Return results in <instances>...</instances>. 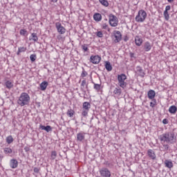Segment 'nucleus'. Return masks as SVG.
<instances>
[{
  "label": "nucleus",
  "instance_id": "obj_51",
  "mask_svg": "<svg viewBox=\"0 0 177 177\" xmlns=\"http://www.w3.org/2000/svg\"><path fill=\"white\" fill-rule=\"evenodd\" d=\"M59 0H51V2H57Z\"/></svg>",
  "mask_w": 177,
  "mask_h": 177
},
{
  "label": "nucleus",
  "instance_id": "obj_11",
  "mask_svg": "<svg viewBox=\"0 0 177 177\" xmlns=\"http://www.w3.org/2000/svg\"><path fill=\"white\" fill-rule=\"evenodd\" d=\"M162 147H159V150L160 151H165L167 152L168 150H169V145L167 143V142H160Z\"/></svg>",
  "mask_w": 177,
  "mask_h": 177
},
{
  "label": "nucleus",
  "instance_id": "obj_33",
  "mask_svg": "<svg viewBox=\"0 0 177 177\" xmlns=\"http://www.w3.org/2000/svg\"><path fill=\"white\" fill-rule=\"evenodd\" d=\"M104 164L108 167V168H113L114 162L110 161H105Z\"/></svg>",
  "mask_w": 177,
  "mask_h": 177
},
{
  "label": "nucleus",
  "instance_id": "obj_34",
  "mask_svg": "<svg viewBox=\"0 0 177 177\" xmlns=\"http://www.w3.org/2000/svg\"><path fill=\"white\" fill-rule=\"evenodd\" d=\"M100 3L102 4L103 6L107 8L109 6V1L107 0H99Z\"/></svg>",
  "mask_w": 177,
  "mask_h": 177
},
{
  "label": "nucleus",
  "instance_id": "obj_1",
  "mask_svg": "<svg viewBox=\"0 0 177 177\" xmlns=\"http://www.w3.org/2000/svg\"><path fill=\"white\" fill-rule=\"evenodd\" d=\"M158 139L160 142H166L169 145L176 143V135L174 131H168L159 136Z\"/></svg>",
  "mask_w": 177,
  "mask_h": 177
},
{
  "label": "nucleus",
  "instance_id": "obj_36",
  "mask_svg": "<svg viewBox=\"0 0 177 177\" xmlns=\"http://www.w3.org/2000/svg\"><path fill=\"white\" fill-rule=\"evenodd\" d=\"M56 157H57V152L53 151L51 152V160H56Z\"/></svg>",
  "mask_w": 177,
  "mask_h": 177
},
{
  "label": "nucleus",
  "instance_id": "obj_29",
  "mask_svg": "<svg viewBox=\"0 0 177 177\" xmlns=\"http://www.w3.org/2000/svg\"><path fill=\"white\" fill-rule=\"evenodd\" d=\"M75 111L73 109H68L66 112V115H68V117H70L71 118H73L74 114H75Z\"/></svg>",
  "mask_w": 177,
  "mask_h": 177
},
{
  "label": "nucleus",
  "instance_id": "obj_21",
  "mask_svg": "<svg viewBox=\"0 0 177 177\" xmlns=\"http://www.w3.org/2000/svg\"><path fill=\"white\" fill-rule=\"evenodd\" d=\"M148 98L151 100L156 97V91L154 90H149L147 93Z\"/></svg>",
  "mask_w": 177,
  "mask_h": 177
},
{
  "label": "nucleus",
  "instance_id": "obj_9",
  "mask_svg": "<svg viewBox=\"0 0 177 177\" xmlns=\"http://www.w3.org/2000/svg\"><path fill=\"white\" fill-rule=\"evenodd\" d=\"M55 27L59 34H66V29L63 27V26H62V24L60 22L55 23Z\"/></svg>",
  "mask_w": 177,
  "mask_h": 177
},
{
  "label": "nucleus",
  "instance_id": "obj_8",
  "mask_svg": "<svg viewBox=\"0 0 177 177\" xmlns=\"http://www.w3.org/2000/svg\"><path fill=\"white\" fill-rule=\"evenodd\" d=\"M100 60H102V57L99 55H91L90 57V62L93 63V64H99Z\"/></svg>",
  "mask_w": 177,
  "mask_h": 177
},
{
  "label": "nucleus",
  "instance_id": "obj_28",
  "mask_svg": "<svg viewBox=\"0 0 177 177\" xmlns=\"http://www.w3.org/2000/svg\"><path fill=\"white\" fill-rule=\"evenodd\" d=\"M90 109H91V103L88 102H84L83 103V109L89 111Z\"/></svg>",
  "mask_w": 177,
  "mask_h": 177
},
{
  "label": "nucleus",
  "instance_id": "obj_42",
  "mask_svg": "<svg viewBox=\"0 0 177 177\" xmlns=\"http://www.w3.org/2000/svg\"><path fill=\"white\" fill-rule=\"evenodd\" d=\"M94 89L95 91H100V84L94 83Z\"/></svg>",
  "mask_w": 177,
  "mask_h": 177
},
{
  "label": "nucleus",
  "instance_id": "obj_19",
  "mask_svg": "<svg viewBox=\"0 0 177 177\" xmlns=\"http://www.w3.org/2000/svg\"><path fill=\"white\" fill-rule=\"evenodd\" d=\"M32 40L33 42H38V36L36 32L31 34V36L29 37V41Z\"/></svg>",
  "mask_w": 177,
  "mask_h": 177
},
{
  "label": "nucleus",
  "instance_id": "obj_52",
  "mask_svg": "<svg viewBox=\"0 0 177 177\" xmlns=\"http://www.w3.org/2000/svg\"><path fill=\"white\" fill-rule=\"evenodd\" d=\"M167 2H174V0H167Z\"/></svg>",
  "mask_w": 177,
  "mask_h": 177
},
{
  "label": "nucleus",
  "instance_id": "obj_43",
  "mask_svg": "<svg viewBox=\"0 0 177 177\" xmlns=\"http://www.w3.org/2000/svg\"><path fill=\"white\" fill-rule=\"evenodd\" d=\"M82 48L84 50V52H88V45L84 44L82 46Z\"/></svg>",
  "mask_w": 177,
  "mask_h": 177
},
{
  "label": "nucleus",
  "instance_id": "obj_31",
  "mask_svg": "<svg viewBox=\"0 0 177 177\" xmlns=\"http://www.w3.org/2000/svg\"><path fill=\"white\" fill-rule=\"evenodd\" d=\"M12 151H13L12 150V149H10L9 147H6L3 149V153L5 154H12Z\"/></svg>",
  "mask_w": 177,
  "mask_h": 177
},
{
  "label": "nucleus",
  "instance_id": "obj_25",
  "mask_svg": "<svg viewBox=\"0 0 177 177\" xmlns=\"http://www.w3.org/2000/svg\"><path fill=\"white\" fill-rule=\"evenodd\" d=\"M26 50H27V48H26L24 46L19 47L18 48V51L17 52V56H20V54L26 52Z\"/></svg>",
  "mask_w": 177,
  "mask_h": 177
},
{
  "label": "nucleus",
  "instance_id": "obj_12",
  "mask_svg": "<svg viewBox=\"0 0 177 177\" xmlns=\"http://www.w3.org/2000/svg\"><path fill=\"white\" fill-rule=\"evenodd\" d=\"M85 135H86V133L84 131H81L77 134V142H84L85 140Z\"/></svg>",
  "mask_w": 177,
  "mask_h": 177
},
{
  "label": "nucleus",
  "instance_id": "obj_26",
  "mask_svg": "<svg viewBox=\"0 0 177 177\" xmlns=\"http://www.w3.org/2000/svg\"><path fill=\"white\" fill-rule=\"evenodd\" d=\"M165 167L167 168H174V163H172V161L166 160H165Z\"/></svg>",
  "mask_w": 177,
  "mask_h": 177
},
{
  "label": "nucleus",
  "instance_id": "obj_39",
  "mask_svg": "<svg viewBox=\"0 0 177 177\" xmlns=\"http://www.w3.org/2000/svg\"><path fill=\"white\" fill-rule=\"evenodd\" d=\"M163 15L165 20H169V14L168 13V11H164Z\"/></svg>",
  "mask_w": 177,
  "mask_h": 177
},
{
  "label": "nucleus",
  "instance_id": "obj_35",
  "mask_svg": "<svg viewBox=\"0 0 177 177\" xmlns=\"http://www.w3.org/2000/svg\"><path fill=\"white\" fill-rule=\"evenodd\" d=\"M20 35H22V37H26L28 35L27 30L26 29H21L19 32Z\"/></svg>",
  "mask_w": 177,
  "mask_h": 177
},
{
  "label": "nucleus",
  "instance_id": "obj_4",
  "mask_svg": "<svg viewBox=\"0 0 177 177\" xmlns=\"http://www.w3.org/2000/svg\"><path fill=\"white\" fill-rule=\"evenodd\" d=\"M146 17H147L146 11L143 10H139L136 17V21H137V23H143V21L146 20Z\"/></svg>",
  "mask_w": 177,
  "mask_h": 177
},
{
  "label": "nucleus",
  "instance_id": "obj_24",
  "mask_svg": "<svg viewBox=\"0 0 177 177\" xmlns=\"http://www.w3.org/2000/svg\"><path fill=\"white\" fill-rule=\"evenodd\" d=\"M176 111H177V107L175 105H171L169 108V112L170 113V114H176Z\"/></svg>",
  "mask_w": 177,
  "mask_h": 177
},
{
  "label": "nucleus",
  "instance_id": "obj_30",
  "mask_svg": "<svg viewBox=\"0 0 177 177\" xmlns=\"http://www.w3.org/2000/svg\"><path fill=\"white\" fill-rule=\"evenodd\" d=\"M6 143H8V145H10L11 143H13L14 139L12 136H8L6 137Z\"/></svg>",
  "mask_w": 177,
  "mask_h": 177
},
{
  "label": "nucleus",
  "instance_id": "obj_45",
  "mask_svg": "<svg viewBox=\"0 0 177 177\" xmlns=\"http://www.w3.org/2000/svg\"><path fill=\"white\" fill-rule=\"evenodd\" d=\"M33 171L35 174H38L39 172V169H38V167H35Z\"/></svg>",
  "mask_w": 177,
  "mask_h": 177
},
{
  "label": "nucleus",
  "instance_id": "obj_18",
  "mask_svg": "<svg viewBox=\"0 0 177 177\" xmlns=\"http://www.w3.org/2000/svg\"><path fill=\"white\" fill-rule=\"evenodd\" d=\"M40 129L42 131H46V132H50L52 131V127L48 125V126H44L42 124L39 125Z\"/></svg>",
  "mask_w": 177,
  "mask_h": 177
},
{
  "label": "nucleus",
  "instance_id": "obj_2",
  "mask_svg": "<svg viewBox=\"0 0 177 177\" xmlns=\"http://www.w3.org/2000/svg\"><path fill=\"white\" fill-rule=\"evenodd\" d=\"M30 95L28 93L24 92L21 93V95L19 97V99L17 101V104L19 106H21V107H23L24 106H28L30 104Z\"/></svg>",
  "mask_w": 177,
  "mask_h": 177
},
{
  "label": "nucleus",
  "instance_id": "obj_53",
  "mask_svg": "<svg viewBox=\"0 0 177 177\" xmlns=\"http://www.w3.org/2000/svg\"><path fill=\"white\" fill-rule=\"evenodd\" d=\"M1 158H3V157L0 155V160H1Z\"/></svg>",
  "mask_w": 177,
  "mask_h": 177
},
{
  "label": "nucleus",
  "instance_id": "obj_27",
  "mask_svg": "<svg viewBox=\"0 0 177 177\" xmlns=\"http://www.w3.org/2000/svg\"><path fill=\"white\" fill-rule=\"evenodd\" d=\"M105 68L107 70V71H111V70H113V66H111L110 62L106 61L105 62Z\"/></svg>",
  "mask_w": 177,
  "mask_h": 177
},
{
  "label": "nucleus",
  "instance_id": "obj_40",
  "mask_svg": "<svg viewBox=\"0 0 177 177\" xmlns=\"http://www.w3.org/2000/svg\"><path fill=\"white\" fill-rule=\"evenodd\" d=\"M88 113H89L88 109H83L82 112V117H86V115H88Z\"/></svg>",
  "mask_w": 177,
  "mask_h": 177
},
{
  "label": "nucleus",
  "instance_id": "obj_10",
  "mask_svg": "<svg viewBox=\"0 0 177 177\" xmlns=\"http://www.w3.org/2000/svg\"><path fill=\"white\" fill-rule=\"evenodd\" d=\"M147 156L150 158V160H156L157 158V155H156V151L153 149H148L147 151Z\"/></svg>",
  "mask_w": 177,
  "mask_h": 177
},
{
  "label": "nucleus",
  "instance_id": "obj_38",
  "mask_svg": "<svg viewBox=\"0 0 177 177\" xmlns=\"http://www.w3.org/2000/svg\"><path fill=\"white\" fill-rule=\"evenodd\" d=\"M152 102H150V107H155L157 104V100L156 99H151Z\"/></svg>",
  "mask_w": 177,
  "mask_h": 177
},
{
  "label": "nucleus",
  "instance_id": "obj_15",
  "mask_svg": "<svg viewBox=\"0 0 177 177\" xmlns=\"http://www.w3.org/2000/svg\"><path fill=\"white\" fill-rule=\"evenodd\" d=\"M135 44L137 46H142V44H143V39H142L140 36H136Z\"/></svg>",
  "mask_w": 177,
  "mask_h": 177
},
{
  "label": "nucleus",
  "instance_id": "obj_46",
  "mask_svg": "<svg viewBox=\"0 0 177 177\" xmlns=\"http://www.w3.org/2000/svg\"><path fill=\"white\" fill-rule=\"evenodd\" d=\"M168 10H171V6H166L165 12H168Z\"/></svg>",
  "mask_w": 177,
  "mask_h": 177
},
{
  "label": "nucleus",
  "instance_id": "obj_32",
  "mask_svg": "<svg viewBox=\"0 0 177 177\" xmlns=\"http://www.w3.org/2000/svg\"><path fill=\"white\" fill-rule=\"evenodd\" d=\"M121 93H122V91H121V88H120V87H116L115 88V90L113 91V93L115 94V95H121Z\"/></svg>",
  "mask_w": 177,
  "mask_h": 177
},
{
  "label": "nucleus",
  "instance_id": "obj_5",
  "mask_svg": "<svg viewBox=\"0 0 177 177\" xmlns=\"http://www.w3.org/2000/svg\"><path fill=\"white\" fill-rule=\"evenodd\" d=\"M109 24L111 27H117L118 26V19L113 14L109 15Z\"/></svg>",
  "mask_w": 177,
  "mask_h": 177
},
{
  "label": "nucleus",
  "instance_id": "obj_16",
  "mask_svg": "<svg viewBox=\"0 0 177 177\" xmlns=\"http://www.w3.org/2000/svg\"><path fill=\"white\" fill-rule=\"evenodd\" d=\"M85 86L86 88H88V84H86V80H82L80 85V89L82 92H83L84 95L86 93V91H85Z\"/></svg>",
  "mask_w": 177,
  "mask_h": 177
},
{
  "label": "nucleus",
  "instance_id": "obj_44",
  "mask_svg": "<svg viewBox=\"0 0 177 177\" xmlns=\"http://www.w3.org/2000/svg\"><path fill=\"white\" fill-rule=\"evenodd\" d=\"M86 75H88V73L85 71H83L82 73V77H86Z\"/></svg>",
  "mask_w": 177,
  "mask_h": 177
},
{
  "label": "nucleus",
  "instance_id": "obj_22",
  "mask_svg": "<svg viewBox=\"0 0 177 177\" xmlns=\"http://www.w3.org/2000/svg\"><path fill=\"white\" fill-rule=\"evenodd\" d=\"M93 19L97 22L102 21V15L97 12L95 13L93 15Z\"/></svg>",
  "mask_w": 177,
  "mask_h": 177
},
{
  "label": "nucleus",
  "instance_id": "obj_50",
  "mask_svg": "<svg viewBox=\"0 0 177 177\" xmlns=\"http://www.w3.org/2000/svg\"><path fill=\"white\" fill-rule=\"evenodd\" d=\"M129 55H130V57H131V58L135 57V53H130Z\"/></svg>",
  "mask_w": 177,
  "mask_h": 177
},
{
  "label": "nucleus",
  "instance_id": "obj_47",
  "mask_svg": "<svg viewBox=\"0 0 177 177\" xmlns=\"http://www.w3.org/2000/svg\"><path fill=\"white\" fill-rule=\"evenodd\" d=\"M162 124L167 125V124H168V119H163Z\"/></svg>",
  "mask_w": 177,
  "mask_h": 177
},
{
  "label": "nucleus",
  "instance_id": "obj_6",
  "mask_svg": "<svg viewBox=\"0 0 177 177\" xmlns=\"http://www.w3.org/2000/svg\"><path fill=\"white\" fill-rule=\"evenodd\" d=\"M99 172L101 177H111V171L107 167H102Z\"/></svg>",
  "mask_w": 177,
  "mask_h": 177
},
{
  "label": "nucleus",
  "instance_id": "obj_20",
  "mask_svg": "<svg viewBox=\"0 0 177 177\" xmlns=\"http://www.w3.org/2000/svg\"><path fill=\"white\" fill-rule=\"evenodd\" d=\"M5 86L7 89H12V88H13L14 86L13 82H12L11 80L6 81Z\"/></svg>",
  "mask_w": 177,
  "mask_h": 177
},
{
  "label": "nucleus",
  "instance_id": "obj_54",
  "mask_svg": "<svg viewBox=\"0 0 177 177\" xmlns=\"http://www.w3.org/2000/svg\"><path fill=\"white\" fill-rule=\"evenodd\" d=\"M124 41L127 42V39H124Z\"/></svg>",
  "mask_w": 177,
  "mask_h": 177
},
{
  "label": "nucleus",
  "instance_id": "obj_37",
  "mask_svg": "<svg viewBox=\"0 0 177 177\" xmlns=\"http://www.w3.org/2000/svg\"><path fill=\"white\" fill-rule=\"evenodd\" d=\"M30 59L32 62H35V60H37V54L30 55Z\"/></svg>",
  "mask_w": 177,
  "mask_h": 177
},
{
  "label": "nucleus",
  "instance_id": "obj_41",
  "mask_svg": "<svg viewBox=\"0 0 177 177\" xmlns=\"http://www.w3.org/2000/svg\"><path fill=\"white\" fill-rule=\"evenodd\" d=\"M95 34L98 38H103V32L102 31H97Z\"/></svg>",
  "mask_w": 177,
  "mask_h": 177
},
{
  "label": "nucleus",
  "instance_id": "obj_17",
  "mask_svg": "<svg viewBox=\"0 0 177 177\" xmlns=\"http://www.w3.org/2000/svg\"><path fill=\"white\" fill-rule=\"evenodd\" d=\"M19 165V162H17V160L16 159H11L10 160V168H12L15 169Z\"/></svg>",
  "mask_w": 177,
  "mask_h": 177
},
{
  "label": "nucleus",
  "instance_id": "obj_49",
  "mask_svg": "<svg viewBox=\"0 0 177 177\" xmlns=\"http://www.w3.org/2000/svg\"><path fill=\"white\" fill-rule=\"evenodd\" d=\"M24 150H25V151L27 153V152L30 151V147H24Z\"/></svg>",
  "mask_w": 177,
  "mask_h": 177
},
{
  "label": "nucleus",
  "instance_id": "obj_3",
  "mask_svg": "<svg viewBox=\"0 0 177 177\" xmlns=\"http://www.w3.org/2000/svg\"><path fill=\"white\" fill-rule=\"evenodd\" d=\"M127 75L124 73H121L120 75H118V82L119 86L122 88V89H125L128 84L127 83Z\"/></svg>",
  "mask_w": 177,
  "mask_h": 177
},
{
  "label": "nucleus",
  "instance_id": "obj_14",
  "mask_svg": "<svg viewBox=\"0 0 177 177\" xmlns=\"http://www.w3.org/2000/svg\"><path fill=\"white\" fill-rule=\"evenodd\" d=\"M136 71L138 73V75H140V77H141V78H143L145 77V75H146L145 71H143V68H142V66H138L136 67Z\"/></svg>",
  "mask_w": 177,
  "mask_h": 177
},
{
  "label": "nucleus",
  "instance_id": "obj_13",
  "mask_svg": "<svg viewBox=\"0 0 177 177\" xmlns=\"http://www.w3.org/2000/svg\"><path fill=\"white\" fill-rule=\"evenodd\" d=\"M151 48H153V45L149 41H146L143 45L145 52H150Z\"/></svg>",
  "mask_w": 177,
  "mask_h": 177
},
{
  "label": "nucleus",
  "instance_id": "obj_7",
  "mask_svg": "<svg viewBox=\"0 0 177 177\" xmlns=\"http://www.w3.org/2000/svg\"><path fill=\"white\" fill-rule=\"evenodd\" d=\"M113 37H115V39L113 40V42L115 44H118V42H121V40L122 39V34H121V32H120V30H114Z\"/></svg>",
  "mask_w": 177,
  "mask_h": 177
},
{
  "label": "nucleus",
  "instance_id": "obj_23",
  "mask_svg": "<svg viewBox=\"0 0 177 177\" xmlns=\"http://www.w3.org/2000/svg\"><path fill=\"white\" fill-rule=\"evenodd\" d=\"M48 83L46 81H44L39 85L41 91H46L48 88Z\"/></svg>",
  "mask_w": 177,
  "mask_h": 177
},
{
  "label": "nucleus",
  "instance_id": "obj_48",
  "mask_svg": "<svg viewBox=\"0 0 177 177\" xmlns=\"http://www.w3.org/2000/svg\"><path fill=\"white\" fill-rule=\"evenodd\" d=\"M102 27L104 30H107V28H109V26L106 24H104Z\"/></svg>",
  "mask_w": 177,
  "mask_h": 177
}]
</instances>
